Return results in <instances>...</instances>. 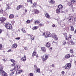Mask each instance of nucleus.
I'll list each match as a JSON object with an SVG mask.
<instances>
[{"mask_svg":"<svg viewBox=\"0 0 76 76\" xmlns=\"http://www.w3.org/2000/svg\"><path fill=\"white\" fill-rule=\"evenodd\" d=\"M5 26L7 29H10L11 28H12V25L9 23H6L5 24Z\"/></svg>","mask_w":76,"mask_h":76,"instance_id":"obj_1","label":"nucleus"},{"mask_svg":"<svg viewBox=\"0 0 76 76\" xmlns=\"http://www.w3.org/2000/svg\"><path fill=\"white\" fill-rule=\"evenodd\" d=\"M40 20H35L34 21V24H35V25H37V23H40Z\"/></svg>","mask_w":76,"mask_h":76,"instance_id":"obj_8","label":"nucleus"},{"mask_svg":"<svg viewBox=\"0 0 76 76\" xmlns=\"http://www.w3.org/2000/svg\"><path fill=\"white\" fill-rule=\"evenodd\" d=\"M31 39L32 40H34V36H31Z\"/></svg>","mask_w":76,"mask_h":76,"instance_id":"obj_36","label":"nucleus"},{"mask_svg":"<svg viewBox=\"0 0 76 76\" xmlns=\"http://www.w3.org/2000/svg\"><path fill=\"white\" fill-rule=\"evenodd\" d=\"M75 22H76V18H75L74 19Z\"/></svg>","mask_w":76,"mask_h":76,"instance_id":"obj_63","label":"nucleus"},{"mask_svg":"<svg viewBox=\"0 0 76 76\" xmlns=\"http://www.w3.org/2000/svg\"><path fill=\"white\" fill-rule=\"evenodd\" d=\"M25 5L26 6H28V5L27 3H25Z\"/></svg>","mask_w":76,"mask_h":76,"instance_id":"obj_58","label":"nucleus"},{"mask_svg":"<svg viewBox=\"0 0 76 76\" xmlns=\"http://www.w3.org/2000/svg\"><path fill=\"white\" fill-rule=\"evenodd\" d=\"M50 3L51 4H54L55 1L53 0H50Z\"/></svg>","mask_w":76,"mask_h":76,"instance_id":"obj_15","label":"nucleus"},{"mask_svg":"<svg viewBox=\"0 0 76 76\" xmlns=\"http://www.w3.org/2000/svg\"><path fill=\"white\" fill-rule=\"evenodd\" d=\"M0 12L1 13H3V10L1 9L0 10Z\"/></svg>","mask_w":76,"mask_h":76,"instance_id":"obj_52","label":"nucleus"},{"mask_svg":"<svg viewBox=\"0 0 76 76\" xmlns=\"http://www.w3.org/2000/svg\"><path fill=\"white\" fill-rule=\"evenodd\" d=\"M57 13H60V10L59 9H57L56 11Z\"/></svg>","mask_w":76,"mask_h":76,"instance_id":"obj_18","label":"nucleus"},{"mask_svg":"<svg viewBox=\"0 0 76 76\" xmlns=\"http://www.w3.org/2000/svg\"><path fill=\"white\" fill-rule=\"evenodd\" d=\"M15 69L14 68L12 69H11L10 70V71H11V72H13V71H14L13 72H15Z\"/></svg>","mask_w":76,"mask_h":76,"instance_id":"obj_34","label":"nucleus"},{"mask_svg":"<svg viewBox=\"0 0 76 76\" xmlns=\"http://www.w3.org/2000/svg\"><path fill=\"white\" fill-rule=\"evenodd\" d=\"M34 67L35 69H37V68H38V67H37V65H34Z\"/></svg>","mask_w":76,"mask_h":76,"instance_id":"obj_45","label":"nucleus"},{"mask_svg":"<svg viewBox=\"0 0 76 76\" xmlns=\"http://www.w3.org/2000/svg\"><path fill=\"white\" fill-rule=\"evenodd\" d=\"M71 64L68 63L66 65H65L63 67V68L65 69H69L71 67Z\"/></svg>","mask_w":76,"mask_h":76,"instance_id":"obj_2","label":"nucleus"},{"mask_svg":"<svg viewBox=\"0 0 76 76\" xmlns=\"http://www.w3.org/2000/svg\"><path fill=\"white\" fill-rule=\"evenodd\" d=\"M70 56L69 54L66 55L65 56V58H70Z\"/></svg>","mask_w":76,"mask_h":76,"instance_id":"obj_23","label":"nucleus"},{"mask_svg":"<svg viewBox=\"0 0 76 76\" xmlns=\"http://www.w3.org/2000/svg\"><path fill=\"white\" fill-rule=\"evenodd\" d=\"M37 6V4L36 3H34L33 5L32 6V7H34Z\"/></svg>","mask_w":76,"mask_h":76,"instance_id":"obj_26","label":"nucleus"},{"mask_svg":"<svg viewBox=\"0 0 76 76\" xmlns=\"http://www.w3.org/2000/svg\"><path fill=\"white\" fill-rule=\"evenodd\" d=\"M29 75L30 76H33L34 74H33V73H30L29 74Z\"/></svg>","mask_w":76,"mask_h":76,"instance_id":"obj_47","label":"nucleus"},{"mask_svg":"<svg viewBox=\"0 0 76 76\" xmlns=\"http://www.w3.org/2000/svg\"><path fill=\"white\" fill-rule=\"evenodd\" d=\"M71 2V3L72 4H74V3H76V0H72Z\"/></svg>","mask_w":76,"mask_h":76,"instance_id":"obj_24","label":"nucleus"},{"mask_svg":"<svg viewBox=\"0 0 76 76\" xmlns=\"http://www.w3.org/2000/svg\"><path fill=\"white\" fill-rule=\"evenodd\" d=\"M6 19V18H5L4 17H2L1 18L0 20L2 22H4V21H5Z\"/></svg>","mask_w":76,"mask_h":76,"instance_id":"obj_10","label":"nucleus"},{"mask_svg":"<svg viewBox=\"0 0 76 76\" xmlns=\"http://www.w3.org/2000/svg\"><path fill=\"white\" fill-rule=\"evenodd\" d=\"M52 37L53 38H54L55 39H56V40H57V39H58V38L57 37V36L55 34H52Z\"/></svg>","mask_w":76,"mask_h":76,"instance_id":"obj_6","label":"nucleus"},{"mask_svg":"<svg viewBox=\"0 0 76 76\" xmlns=\"http://www.w3.org/2000/svg\"><path fill=\"white\" fill-rule=\"evenodd\" d=\"M24 49L25 50H28V48L26 47H25Z\"/></svg>","mask_w":76,"mask_h":76,"instance_id":"obj_56","label":"nucleus"},{"mask_svg":"<svg viewBox=\"0 0 76 76\" xmlns=\"http://www.w3.org/2000/svg\"><path fill=\"white\" fill-rule=\"evenodd\" d=\"M14 73H15V72L14 71L12 72H11L10 74V76H12L14 74Z\"/></svg>","mask_w":76,"mask_h":76,"instance_id":"obj_31","label":"nucleus"},{"mask_svg":"<svg viewBox=\"0 0 76 76\" xmlns=\"http://www.w3.org/2000/svg\"><path fill=\"white\" fill-rule=\"evenodd\" d=\"M42 58L43 61L45 62L48 58V55H45L42 57Z\"/></svg>","mask_w":76,"mask_h":76,"instance_id":"obj_4","label":"nucleus"},{"mask_svg":"<svg viewBox=\"0 0 76 76\" xmlns=\"http://www.w3.org/2000/svg\"><path fill=\"white\" fill-rule=\"evenodd\" d=\"M11 23L12 25H13L15 23V21L14 20L11 21Z\"/></svg>","mask_w":76,"mask_h":76,"instance_id":"obj_51","label":"nucleus"},{"mask_svg":"<svg viewBox=\"0 0 76 76\" xmlns=\"http://www.w3.org/2000/svg\"><path fill=\"white\" fill-rule=\"evenodd\" d=\"M20 7H22V5H20L17 6V10H19L20 9Z\"/></svg>","mask_w":76,"mask_h":76,"instance_id":"obj_16","label":"nucleus"},{"mask_svg":"<svg viewBox=\"0 0 76 76\" xmlns=\"http://www.w3.org/2000/svg\"><path fill=\"white\" fill-rule=\"evenodd\" d=\"M42 50L43 52H45L46 51V49H45V48L44 47L42 48Z\"/></svg>","mask_w":76,"mask_h":76,"instance_id":"obj_20","label":"nucleus"},{"mask_svg":"<svg viewBox=\"0 0 76 76\" xmlns=\"http://www.w3.org/2000/svg\"><path fill=\"white\" fill-rule=\"evenodd\" d=\"M12 66H15L16 65V64L15 63H14L12 65Z\"/></svg>","mask_w":76,"mask_h":76,"instance_id":"obj_54","label":"nucleus"},{"mask_svg":"<svg viewBox=\"0 0 76 76\" xmlns=\"http://www.w3.org/2000/svg\"><path fill=\"white\" fill-rule=\"evenodd\" d=\"M67 10H66V11H62L63 13H66V12H68Z\"/></svg>","mask_w":76,"mask_h":76,"instance_id":"obj_48","label":"nucleus"},{"mask_svg":"<svg viewBox=\"0 0 76 76\" xmlns=\"http://www.w3.org/2000/svg\"><path fill=\"white\" fill-rule=\"evenodd\" d=\"M74 17V15H73V14H70L69 16V17L70 18H73Z\"/></svg>","mask_w":76,"mask_h":76,"instance_id":"obj_29","label":"nucleus"},{"mask_svg":"<svg viewBox=\"0 0 76 76\" xmlns=\"http://www.w3.org/2000/svg\"><path fill=\"white\" fill-rule=\"evenodd\" d=\"M52 67H54L55 66H54V65L53 64L51 65Z\"/></svg>","mask_w":76,"mask_h":76,"instance_id":"obj_59","label":"nucleus"},{"mask_svg":"<svg viewBox=\"0 0 76 76\" xmlns=\"http://www.w3.org/2000/svg\"><path fill=\"white\" fill-rule=\"evenodd\" d=\"M10 51H11V49L8 50L7 51V52H10Z\"/></svg>","mask_w":76,"mask_h":76,"instance_id":"obj_62","label":"nucleus"},{"mask_svg":"<svg viewBox=\"0 0 76 76\" xmlns=\"http://www.w3.org/2000/svg\"><path fill=\"white\" fill-rule=\"evenodd\" d=\"M27 2H30L31 4L32 3V0H27Z\"/></svg>","mask_w":76,"mask_h":76,"instance_id":"obj_42","label":"nucleus"},{"mask_svg":"<svg viewBox=\"0 0 76 76\" xmlns=\"http://www.w3.org/2000/svg\"><path fill=\"white\" fill-rule=\"evenodd\" d=\"M39 26H42V23H40L39 24Z\"/></svg>","mask_w":76,"mask_h":76,"instance_id":"obj_57","label":"nucleus"},{"mask_svg":"<svg viewBox=\"0 0 76 76\" xmlns=\"http://www.w3.org/2000/svg\"><path fill=\"white\" fill-rule=\"evenodd\" d=\"M46 45L47 47L49 48L50 47V44L48 42H47L46 44Z\"/></svg>","mask_w":76,"mask_h":76,"instance_id":"obj_19","label":"nucleus"},{"mask_svg":"<svg viewBox=\"0 0 76 76\" xmlns=\"http://www.w3.org/2000/svg\"><path fill=\"white\" fill-rule=\"evenodd\" d=\"M36 69H37L36 70L37 72H38V73L40 72V69H39V68H38Z\"/></svg>","mask_w":76,"mask_h":76,"instance_id":"obj_32","label":"nucleus"},{"mask_svg":"<svg viewBox=\"0 0 76 76\" xmlns=\"http://www.w3.org/2000/svg\"><path fill=\"white\" fill-rule=\"evenodd\" d=\"M52 26L53 27V28H54V27H55L56 26L54 24H53L52 25Z\"/></svg>","mask_w":76,"mask_h":76,"instance_id":"obj_61","label":"nucleus"},{"mask_svg":"<svg viewBox=\"0 0 76 76\" xmlns=\"http://www.w3.org/2000/svg\"><path fill=\"white\" fill-rule=\"evenodd\" d=\"M35 56H36V52H35V51H34L32 54V56L33 57Z\"/></svg>","mask_w":76,"mask_h":76,"instance_id":"obj_30","label":"nucleus"},{"mask_svg":"<svg viewBox=\"0 0 76 76\" xmlns=\"http://www.w3.org/2000/svg\"><path fill=\"white\" fill-rule=\"evenodd\" d=\"M63 45H66V41L64 40L63 41Z\"/></svg>","mask_w":76,"mask_h":76,"instance_id":"obj_35","label":"nucleus"},{"mask_svg":"<svg viewBox=\"0 0 76 76\" xmlns=\"http://www.w3.org/2000/svg\"><path fill=\"white\" fill-rule=\"evenodd\" d=\"M70 30L71 31H74V28H73V26L70 27Z\"/></svg>","mask_w":76,"mask_h":76,"instance_id":"obj_17","label":"nucleus"},{"mask_svg":"<svg viewBox=\"0 0 76 76\" xmlns=\"http://www.w3.org/2000/svg\"><path fill=\"white\" fill-rule=\"evenodd\" d=\"M3 66L2 65H0V72H1V71H3Z\"/></svg>","mask_w":76,"mask_h":76,"instance_id":"obj_21","label":"nucleus"},{"mask_svg":"<svg viewBox=\"0 0 76 76\" xmlns=\"http://www.w3.org/2000/svg\"><path fill=\"white\" fill-rule=\"evenodd\" d=\"M22 72V70H17L16 71V73L18 75H19V74H20V73H21Z\"/></svg>","mask_w":76,"mask_h":76,"instance_id":"obj_7","label":"nucleus"},{"mask_svg":"<svg viewBox=\"0 0 76 76\" xmlns=\"http://www.w3.org/2000/svg\"><path fill=\"white\" fill-rule=\"evenodd\" d=\"M38 28V27L37 26H34L32 28L33 30H34L35 29H37Z\"/></svg>","mask_w":76,"mask_h":76,"instance_id":"obj_33","label":"nucleus"},{"mask_svg":"<svg viewBox=\"0 0 76 76\" xmlns=\"http://www.w3.org/2000/svg\"><path fill=\"white\" fill-rule=\"evenodd\" d=\"M61 74L62 76H63L64 75V71H62L61 72Z\"/></svg>","mask_w":76,"mask_h":76,"instance_id":"obj_38","label":"nucleus"},{"mask_svg":"<svg viewBox=\"0 0 76 76\" xmlns=\"http://www.w3.org/2000/svg\"><path fill=\"white\" fill-rule=\"evenodd\" d=\"M14 69H15V70H18V65H16L15 66Z\"/></svg>","mask_w":76,"mask_h":76,"instance_id":"obj_25","label":"nucleus"},{"mask_svg":"<svg viewBox=\"0 0 76 76\" xmlns=\"http://www.w3.org/2000/svg\"><path fill=\"white\" fill-rule=\"evenodd\" d=\"M26 23H30V20H27L26 21Z\"/></svg>","mask_w":76,"mask_h":76,"instance_id":"obj_50","label":"nucleus"},{"mask_svg":"<svg viewBox=\"0 0 76 76\" xmlns=\"http://www.w3.org/2000/svg\"><path fill=\"white\" fill-rule=\"evenodd\" d=\"M45 16L46 18H50V15H49V14H48V13H46V14H45Z\"/></svg>","mask_w":76,"mask_h":76,"instance_id":"obj_14","label":"nucleus"},{"mask_svg":"<svg viewBox=\"0 0 76 76\" xmlns=\"http://www.w3.org/2000/svg\"><path fill=\"white\" fill-rule=\"evenodd\" d=\"M39 13V11L37 10H35L34 11V14H38Z\"/></svg>","mask_w":76,"mask_h":76,"instance_id":"obj_11","label":"nucleus"},{"mask_svg":"<svg viewBox=\"0 0 76 76\" xmlns=\"http://www.w3.org/2000/svg\"><path fill=\"white\" fill-rule=\"evenodd\" d=\"M14 17V15L13 14L10 15L9 16V18H10V19H12V18H13Z\"/></svg>","mask_w":76,"mask_h":76,"instance_id":"obj_22","label":"nucleus"},{"mask_svg":"<svg viewBox=\"0 0 76 76\" xmlns=\"http://www.w3.org/2000/svg\"><path fill=\"white\" fill-rule=\"evenodd\" d=\"M63 7V6L61 4H60L58 5V8L59 9H61Z\"/></svg>","mask_w":76,"mask_h":76,"instance_id":"obj_13","label":"nucleus"},{"mask_svg":"<svg viewBox=\"0 0 76 76\" xmlns=\"http://www.w3.org/2000/svg\"><path fill=\"white\" fill-rule=\"evenodd\" d=\"M71 44H72V45H74V44H75V42H74L73 41H71Z\"/></svg>","mask_w":76,"mask_h":76,"instance_id":"obj_39","label":"nucleus"},{"mask_svg":"<svg viewBox=\"0 0 76 76\" xmlns=\"http://www.w3.org/2000/svg\"><path fill=\"white\" fill-rule=\"evenodd\" d=\"M43 36H45L46 38L47 37H50L51 36V34L50 33L48 32V33H45L43 34Z\"/></svg>","mask_w":76,"mask_h":76,"instance_id":"obj_3","label":"nucleus"},{"mask_svg":"<svg viewBox=\"0 0 76 76\" xmlns=\"http://www.w3.org/2000/svg\"><path fill=\"white\" fill-rule=\"evenodd\" d=\"M71 37H72L71 35H69V38H71Z\"/></svg>","mask_w":76,"mask_h":76,"instance_id":"obj_64","label":"nucleus"},{"mask_svg":"<svg viewBox=\"0 0 76 76\" xmlns=\"http://www.w3.org/2000/svg\"><path fill=\"white\" fill-rule=\"evenodd\" d=\"M9 4H8L7 5V7L6 8V10H7L8 9H9Z\"/></svg>","mask_w":76,"mask_h":76,"instance_id":"obj_28","label":"nucleus"},{"mask_svg":"<svg viewBox=\"0 0 76 76\" xmlns=\"http://www.w3.org/2000/svg\"><path fill=\"white\" fill-rule=\"evenodd\" d=\"M71 76H74L75 75V73H72L71 74Z\"/></svg>","mask_w":76,"mask_h":76,"instance_id":"obj_46","label":"nucleus"},{"mask_svg":"<svg viewBox=\"0 0 76 76\" xmlns=\"http://www.w3.org/2000/svg\"><path fill=\"white\" fill-rule=\"evenodd\" d=\"M2 32V30H1V29H0V34H1Z\"/></svg>","mask_w":76,"mask_h":76,"instance_id":"obj_60","label":"nucleus"},{"mask_svg":"<svg viewBox=\"0 0 76 76\" xmlns=\"http://www.w3.org/2000/svg\"><path fill=\"white\" fill-rule=\"evenodd\" d=\"M26 56L25 55L22 58L21 60L22 61H26Z\"/></svg>","mask_w":76,"mask_h":76,"instance_id":"obj_12","label":"nucleus"},{"mask_svg":"<svg viewBox=\"0 0 76 76\" xmlns=\"http://www.w3.org/2000/svg\"><path fill=\"white\" fill-rule=\"evenodd\" d=\"M17 45L15 43L12 46V48H16L17 47Z\"/></svg>","mask_w":76,"mask_h":76,"instance_id":"obj_9","label":"nucleus"},{"mask_svg":"<svg viewBox=\"0 0 76 76\" xmlns=\"http://www.w3.org/2000/svg\"><path fill=\"white\" fill-rule=\"evenodd\" d=\"M54 44H56V45H57V43L53 41V42L52 43V44H53V45H54Z\"/></svg>","mask_w":76,"mask_h":76,"instance_id":"obj_37","label":"nucleus"},{"mask_svg":"<svg viewBox=\"0 0 76 76\" xmlns=\"http://www.w3.org/2000/svg\"><path fill=\"white\" fill-rule=\"evenodd\" d=\"M66 40H67V41H69V37H66Z\"/></svg>","mask_w":76,"mask_h":76,"instance_id":"obj_43","label":"nucleus"},{"mask_svg":"<svg viewBox=\"0 0 76 76\" xmlns=\"http://www.w3.org/2000/svg\"><path fill=\"white\" fill-rule=\"evenodd\" d=\"M15 39H17L18 40H19V39H20V38L18 37H17L15 38Z\"/></svg>","mask_w":76,"mask_h":76,"instance_id":"obj_49","label":"nucleus"},{"mask_svg":"<svg viewBox=\"0 0 76 76\" xmlns=\"http://www.w3.org/2000/svg\"><path fill=\"white\" fill-rule=\"evenodd\" d=\"M2 48V44H0V49Z\"/></svg>","mask_w":76,"mask_h":76,"instance_id":"obj_55","label":"nucleus"},{"mask_svg":"<svg viewBox=\"0 0 76 76\" xmlns=\"http://www.w3.org/2000/svg\"><path fill=\"white\" fill-rule=\"evenodd\" d=\"M1 75L3 76H7V74L4 71H1Z\"/></svg>","mask_w":76,"mask_h":76,"instance_id":"obj_5","label":"nucleus"},{"mask_svg":"<svg viewBox=\"0 0 76 76\" xmlns=\"http://www.w3.org/2000/svg\"><path fill=\"white\" fill-rule=\"evenodd\" d=\"M11 61L12 62V63H14L15 62V60L13 59H11Z\"/></svg>","mask_w":76,"mask_h":76,"instance_id":"obj_44","label":"nucleus"},{"mask_svg":"<svg viewBox=\"0 0 76 76\" xmlns=\"http://www.w3.org/2000/svg\"><path fill=\"white\" fill-rule=\"evenodd\" d=\"M64 36H65V38H66V37H67V33L64 34Z\"/></svg>","mask_w":76,"mask_h":76,"instance_id":"obj_41","label":"nucleus"},{"mask_svg":"<svg viewBox=\"0 0 76 76\" xmlns=\"http://www.w3.org/2000/svg\"><path fill=\"white\" fill-rule=\"evenodd\" d=\"M70 53H71L72 54L73 53V50L72 49H71L70 50Z\"/></svg>","mask_w":76,"mask_h":76,"instance_id":"obj_40","label":"nucleus"},{"mask_svg":"<svg viewBox=\"0 0 76 76\" xmlns=\"http://www.w3.org/2000/svg\"><path fill=\"white\" fill-rule=\"evenodd\" d=\"M2 60H3V61H4V62H6V61H7V60L5 59H2Z\"/></svg>","mask_w":76,"mask_h":76,"instance_id":"obj_53","label":"nucleus"},{"mask_svg":"<svg viewBox=\"0 0 76 76\" xmlns=\"http://www.w3.org/2000/svg\"><path fill=\"white\" fill-rule=\"evenodd\" d=\"M68 4L69 6H72L73 5V4H72V2H68Z\"/></svg>","mask_w":76,"mask_h":76,"instance_id":"obj_27","label":"nucleus"}]
</instances>
